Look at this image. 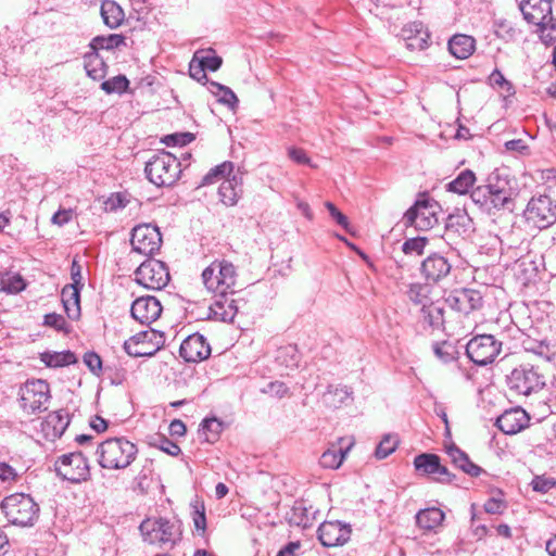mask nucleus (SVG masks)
<instances>
[{
	"label": "nucleus",
	"mask_w": 556,
	"mask_h": 556,
	"mask_svg": "<svg viewBox=\"0 0 556 556\" xmlns=\"http://www.w3.org/2000/svg\"><path fill=\"white\" fill-rule=\"evenodd\" d=\"M179 354L187 363H198L211 355V346L203 334L195 332L181 342Z\"/></svg>",
	"instance_id": "nucleus-18"
},
{
	"label": "nucleus",
	"mask_w": 556,
	"mask_h": 556,
	"mask_svg": "<svg viewBox=\"0 0 556 556\" xmlns=\"http://www.w3.org/2000/svg\"><path fill=\"white\" fill-rule=\"evenodd\" d=\"M201 52L198 51L195 52L193 59L191 60L190 62V65H189V74L190 76L198 80V81H201L202 79H206V74H205V68L203 67V65L199 62V54Z\"/></svg>",
	"instance_id": "nucleus-56"
},
{
	"label": "nucleus",
	"mask_w": 556,
	"mask_h": 556,
	"mask_svg": "<svg viewBox=\"0 0 556 556\" xmlns=\"http://www.w3.org/2000/svg\"><path fill=\"white\" fill-rule=\"evenodd\" d=\"M523 348L527 352H531L545 361H551L555 356V352L553 351L551 344L546 340H533L526 339L523 342Z\"/></svg>",
	"instance_id": "nucleus-40"
},
{
	"label": "nucleus",
	"mask_w": 556,
	"mask_h": 556,
	"mask_svg": "<svg viewBox=\"0 0 556 556\" xmlns=\"http://www.w3.org/2000/svg\"><path fill=\"white\" fill-rule=\"evenodd\" d=\"M476 40L468 35H454L448 41V50L457 59L465 60L475 51Z\"/></svg>",
	"instance_id": "nucleus-30"
},
{
	"label": "nucleus",
	"mask_w": 556,
	"mask_h": 556,
	"mask_svg": "<svg viewBox=\"0 0 556 556\" xmlns=\"http://www.w3.org/2000/svg\"><path fill=\"white\" fill-rule=\"evenodd\" d=\"M49 399V384L45 380H31L22 389L21 405L28 414H37L47 409Z\"/></svg>",
	"instance_id": "nucleus-12"
},
{
	"label": "nucleus",
	"mask_w": 556,
	"mask_h": 556,
	"mask_svg": "<svg viewBox=\"0 0 556 556\" xmlns=\"http://www.w3.org/2000/svg\"><path fill=\"white\" fill-rule=\"evenodd\" d=\"M100 14L103 23L111 29L119 27L125 20L124 10L114 0H103Z\"/></svg>",
	"instance_id": "nucleus-27"
},
{
	"label": "nucleus",
	"mask_w": 556,
	"mask_h": 556,
	"mask_svg": "<svg viewBox=\"0 0 556 556\" xmlns=\"http://www.w3.org/2000/svg\"><path fill=\"white\" fill-rule=\"evenodd\" d=\"M58 477L71 483H81L90 479V466L83 452L63 454L54 462Z\"/></svg>",
	"instance_id": "nucleus-6"
},
{
	"label": "nucleus",
	"mask_w": 556,
	"mask_h": 556,
	"mask_svg": "<svg viewBox=\"0 0 556 556\" xmlns=\"http://www.w3.org/2000/svg\"><path fill=\"white\" fill-rule=\"evenodd\" d=\"M62 303L68 318L75 320L80 316V289L75 286H65L62 289Z\"/></svg>",
	"instance_id": "nucleus-31"
},
{
	"label": "nucleus",
	"mask_w": 556,
	"mask_h": 556,
	"mask_svg": "<svg viewBox=\"0 0 556 556\" xmlns=\"http://www.w3.org/2000/svg\"><path fill=\"white\" fill-rule=\"evenodd\" d=\"M525 217L536 228L545 229L556 222V204L547 195L532 198L525 210Z\"/></svg>",
	"instance_id": "nucleus-11"
},
{
	"label": "nucleus",
	"mask_w": 556,
	"mask_h": 556,
	"mask_svg": "<svg viewBox=\"0 0 556 556\" xmlns=\"http://www.w3.org/2000/svg\"><path fill=\"white\" fill-rule=\"evenodd\" d=\"M156 338L161 339L162 334L153 330L139 332L125 341L124 350L128 355L135 357L152 356L160 349V346L157 345L156 348H151L149 342Z\"/></svg>",
	"instance_id": "nucleus-23"
},
{
	"label": "nucleus",
	"mask_w": 556,
	"mask_h": 556,
	"mask_svg": "<svg viewBox=\"0 0 556 556\" xmlns=\"http://www.w3.org/2000/svg\"><path fill=\"white\" fill-rule=\"evenodd\" d=\"M235 292L215 294L214 302L210 305L208 317L224 323H232L238 314L237 300L232 298Z\"/></svg>",
	"instance_id": "nucleus-21"
},
{
	"label": "nucleus",
	"mask_w": 556,
	"mask_h": 556,
	"mask_svg": "<svg viewBox=\"0 0 556 556\" xmlns=\"http://www.w3.org/2000/svg\"><path fill=\"white\" fill-rule=\"evenodd\" d=\"M241 178L233 175L231 178L225 179L219 188L218 195L220 201L227 206H233L237 204L241 193Z\"/></svg>",
	"instance_id": "nucleus-28"
},
{
	"label": "nucleus",
	"mask_w": 556,
	"mask_h": 556,
	"mask_svg": "<svg viewBox=\"0 0 556 556\" xmlns=\"http://www.w3.org/2000/svg\"><path fill=\"white\" fill-rule=\"evenodd\" d=\"M193 139H194V135L191 132H177V134H172V135L165 136L163 138L162 142H164L168 147H175V146L184 147V146L190 143L191 141H193Z\"/></svg>",
	"instance_id": "nucleus-50"
},
{
	"label": "nucleus",
	"mask_w": 556,
	"mask_h": 556,
	"mask_svg": "<svg viewBox=\"0 0 556 556\" xmlns=\"http://www.w3.org/2000/svg\"><path fill=\"white\" fill-rule=\"evenodd\" d=\"M84 67L87 75L93 80H102L108 72L106 63L96 50H91L84 55Z\"/></svg>",
	"instance_id": "nucleus-32"
},
{
	"label": "nucleus",
	"mask_w": 556,
	"mask_h": 556,
	"mask_svg": "<svg viewBox=\"0 0 556 556\" xmlns=\"http://www.w3.org/2000/svg\"><path fill=\"white\" fill-rule=\"evenodd\" d=\"M126 45V38L119 34H111L109 36H97L90 43L91 50L99 51L101 49L112 50Z\"/></svg>",
	"instance_id": "nucleus-41"
},
{
	"label": "nucleus",
	"mask_w": 556,
	"mask_h": 556,
	"mask_svg": "<svg viewBox=\"0 0 556 556\" xmlns=\"http://www.w3.org/2000/svg\"><path fill=\"white\" fill-rule=\"evenodd\" d=\"M437 203L430 199L417 200L403 216V224L406 227L413 226L417 230H428L437 223L435 216Z\"/></svg>",
	"instance_id": "nucleus-13"
},
{
	"label": "nucleus",
	"mask_w": 556,
	"mask_h": 556,
	"mask_svg": "<svg viewBox=\"0 0 556 556\" xmlns=\"http://www.w3.org/2000/svg\"><path fill=\"white\" fill-rule=\"evenodd\" d=\"M350 525L341 521H325L318 528V539L324 546L334 547L345 544L351 536Z\"/></svg>",
	"instance_id": "nucleus-19"
},
{
	"label": "nucleus",
	"mask_w": 556,
	"mask_h": 556,
	"mask_svg": "<svg viewBox=\"0 0 556 556\" xmlns=\"http://www.w3.org/2000/svg\"><path fill=\"white\" fill-rule=\"evenodd\" d=\"M352 390L346 386L330 384L323 395V402L328 407L338 408L342 404H345L346 401L352 397Z\"/></svg>",
	"instance_id": "nucleus-34"
},
{
	"label": "nucleus",
	"mask_w": 556,
	"mask_h": 556,
	"mask_svg": "<svg viewBox=\"0 0 556 556\" xmlns=\"http://www.w3.org/2000/svg\"><path fill=\"white\" fill-rule=\"evenodd\" d=\"M530 417L521 407L505 410L497 419L496 427L505 434H516L529 426Z\"/></svg>",
	"instance_id": "nucleus-22"
},
{
	"label": "nucleus",
	"mask_w": 556,
	"mask_h": 556,
	"mask_svg": "<svg viewBox=\"0 0 556 556\" xmlns=\"http://www.w3.org/2000/svg\"><path fill=\"white\" fill-rule=\"evenodd\" d=\"M130 313L140 324L149 325L161 316L162 305L155 296H141L134 301Z\"/></svg>",
	"instance_id": "nucleus-20"
},
{
	"label": "nucleus",
	"mask_w": 556,
	"mask_h": 556,
	"mask_svg": "<svg viewBox=\"0 0 556 556\" xmlns=\"http://www.w3.org/2000/svg\"><path fill=\"white\" fill-rule=\"evenodd\" d=\"M490 83L492 86H497L501 89L507 91L509 94L514 93V87L511 83L506 80L504 75L498 71L494 70L490 75Z\"/></svg>",
	"instance_id": "nucleus-57"
},
{
	"label": "nucleus",
	"mask_w": 556,
	"mask_h": 556,
	"mask_svg": "<svg viewBox=\"0 0 556 556\" xmlns=\"http://www.w3.org/2000/svg\"><path fill=\"white\" fill-rule=\"evenodd\" d=\"M128 87L129 80L125 75H117L111 79L102 81L101 84V89L108 94H122L127 91Z\"/></svg>",
	"instance_id": "nucleus-43"
},
{
	"label": "nucleus",
	"mask_w": 556,
	"mask_h": 556,
	"mask_svg": "<svg viewBox=\"0 0 556 556\" xmlns=\"http://www.w3.org/2000/svg\"><path fill=\"white\" fill-rule=\"evenodd\" d=\"M136 281L147 289L161 290L169 281V271L167 266L155 258H150L136 269Z\"/></svg>",
	"instance_id": "nucleus-10"
},
{
	"label": "nucleus",
	"mask_w": 556,
	"mask_h": 556,
	"mask_svg": "<svg viewBox=\"0 0 556 556\" xmlns=\"http://www.w3.org/2000/svg\"><path fill=\"white\" fill-rule=\"evenodd\" d=\"M415 469L422 476L432 477L433 480L441 483H450L455 475L441 464V459L437 454L422 453L414 459Z\"/></svg>",
	"instance_id": "nucleus-16"
},
{
	"label": "nucleus",
	"mask_w": 556,
	"mask_h": 556,
	"mask_svg": "<svg viewBox=\"0 0 556 556\" xmlns=\"http://www.w3.org/2000/svg\"><path fill=\"white\" fill-rule=\"evenodd\" d=\"M290 522L301 528H307L309 526V518L306 515V509L302 504L295 505L293 507L292 514L290 516Z\"/></svg>",
	"instance_id": "nucleus-55"
},
{
	"label": "nucleus",
	"mask_w": 556,
	"mask_h": 556,
	"mask_svg": "<svg viewBox=\"0 0 556 556\" xmlns=\"http://www.w3.org/2000/svg\"><path fill=\"white\" fill-rule=\"evenodd\" d=\"M536 26H538V33H539V36H540V39L542 40V42L549 46L556 41V36L554 35L555 30L551 29L549 24L548 25L536 24Z\"/></svg>",
	"instance_id": "nucleus-62"
},
{
	"label": "nucleus",
	"mask_w": 556,
	"mask_h": 556,
	"mask_svg": "<svg viewBox=\"0 0 556 556\" xmlns=\"http://www.w3.org/2000/svg\"><path fill=\"white\" fill-rule=\"evenodd\" d=\"M507 181L496 179L493 188V198L488 202L484 199L485 190H472L470 198L472 202L484 213L492 215L501 210H513V198Z\"/></svg>",
	"instance_id": "nucleus-7"
},
{
	"label": "nucleus",
	"mask_w": 556,
	"mask_h": 556,
	"mask_svg": "<svg viewBox=\"0 0 556 556\" xmlns=\"http://www.w3.org/2000/svg\"><path fill=\"white\" fill-rule=\"evenodd\" d=\"M127 200L122 193H112L111 197L105 201V208L108 211H116L125 207Z\"/></svg>",
	"instance_id": "nucleus-61"
},
{
	"label": "nucleus",
	"mask_w": 556,
	"mask_h": 556,
	"mask_svg": "<svg viewBox=\"0 0 556 556\" xmlns=\"http://www.w3.org/2000/svg\"><path fill=\"white\" fill-rule=\"evenodd\" d=\"M9 523L17 527H33L39 516V505L29 494L14 493L5 496L0 504Z\"/></svg>",
	"instance_id": "nucleus-3"
},
{
	"label": "nucleus",
	"mask_w": 556,
	"mask_h": 556,
	"mask_svg": "<svg viewBox=\"0 0 556 556\" xmlns=\"http://www.w3.org/2000/svg\"><path fill=\"white\" fill-rule=\"evenodd\" d=\"M445 302L452 309L468 315L482 307L483 298L478 290L463 288L454 290Z\"/></svg>",
	"instance_id": "nucleus-17"
},
{
	"label": "nucleus",
	"mask_w": 556,
	"mask_h": 556,
	"mask_svg": "<svg viewBox=\"0 0 556 556\" xmlns=\"http://www.w3.org/2000/svg\"><path fill=\"white\" fill-rule=\"evenodd\" d=\"M426 288L420 283H412L407 290L408 299L415 304H424L426 299L425 294Z\"/></svg>",
	"instance_id": "nucleus-59"
},
{
	"label": "nucleus",
	"mask_w": 556,
	"mask_h": 556,
	"mask_svg": "<svg viewBox=\"0 0 556 556\" xmlns=\"http://www.w3.org/2000/svg\"><path fill=\"white\" fill-rule=\"evenodd\" d=\"M424 318L425 321L432 328H440L443 323V308L439 306H430L428 308H424Z\"/></svg>",
	"instance_id": "nucleus-49"
},
{
	"label": "nucleus",
	"mask_w": 556,
	"mask_h": 556,
	"mask_svg": "<svg viewBox=\"0 0 556 556\" xmlns=\"http://www.w3.org/2000/svg\"><path fill=\"white\" fill-rule=\"evenodd\" d=\"M422 25L414 23L409 29H403L405 36L406 48L409 50H424L428 47L429 35L422 31Z\"/></svg>",
	"instance_id": "nucleus-33"
},
{
	"label": "nucleus",
	"mask_w": 556,
	"mask_h": 556,
	"mask_svg": "<svg viewBox=\"0 0 556 556\" xmlns=\"http://www.w3.org/2000/svg\"><path fill=\"white\" fill-rule=\"evenodd\" d=\"M471 225V218L466 213L451 214L446 220V227L448 229H455L456 231H467Z\"/></svg>",
	"instance_id": "nucleus-47"
},
{
	"label": "nucleus",
	"mask_w": 556,
	"mask_h": 556,
	"mask_svg": "<svg viewBox=\"0 0 556 556\" xmlns=\"http://www.w3.org/2000/svg\"><path fill=\"white\" fill-rule=\"evenodd\" d=\"M348 451L349 448L343 450L342 447L332 445L321 454L319 459L320 466L327 469L339 468L343 463Z\"/></svg>",
	"instance_id": "nucleus-36"
},
{
	"label": "nucleus",
	"mask_w": 556,
	"mask_h": 556,
	"mask_svg": "<svg viewBox=\"0 0 556 556\" xmlns=\"http://www.w3.org/2000/svg\"><path fill=\"white\" fill-rule=\"evenodd\" d=\"M233 170V163L225 161L215 167L211 168L202 178L201 186H207L225 179L230 176Z\"/></svg>",
	"instance_id": "nucleus-39"
},
{
	"label": "nucleus",
	"mask_w": 556,
	"mask_h": 556,
	"mask_svg": "<svg viewBox=\"0 0 556 556\" xmlns=\"http://www.w3.org/2000/svg\"><path fill=\"white\" fill-rule=\"evenodd\" d=\"M223 429L222 422L217 418H205L201 422L200 434L208 443L217 441L219 433Z\"/></svg>",
	"instance_id": "nucleus-42"
},
{
	"label": "nucleus",
	"mask_w": 556,
	"mask_h": 556,
	"mask_svg": "<svg viewBox=\"0 0 556 556\" xmlns=\"http://www.w3.org/2000/svg\"><path fill=\"white\" fill-rule=\"evenodd\" d=\"M502 349V342L492 334L473 337L466 345L467 356L477 365L485 366L492 363Z\"/></svg>",
	"instance_id": "nucleus-8"
},
{
	"label": "nucleus",
	"mask_w": 556,
	"mask_h": 556,
	"mask_svg": "<svg viewBox=\"0 0 556 556\" xmlns=\"http://www.w3.org/2000/svg\"><path fill=\"white\" fill-rule=\"evenodd\" d=\"M262 392L278 399H282L289 394V388L282 381H273L267 383L266 387L262 389Z\"/></svg>",
	"instance_id": "nucleus-54"
},
{
	"label": "nucleus",
	"mask_w": 556,
	"mask_h": 556,
	"mask_svg": "<svg viewBox=\"0 0 556 556\" xmlns=\"http://www.w3.org/2000/svg\"><path fill=\"white\" fill-rule=\"evenodd\" d=\"M130 243L132 250L142 255H152L161 248L162 236L156 226L138 225L132 229Z\"/></svg>",
	"instance_id": "nucleus-14"
},
{
	"label": "nucleus",
	"mask_w": 556,
	"mask_h": 556,
	"mask_svg": "<svg viewBox=\"0 0 556 556\" xmlns=\"http://www.w3.org/2000/svg\"><path fill=\"white\" fill-rule=\"evenodd\" d=\"M96 454L102 468L119 470L131 465L137 457L138 448L126 438H111L98 445Z\"/></svg>",
	"instance_id": "nucleus-2"
},
{
	"label": "nucleus",
	"mask_w": 556,
	"mask_h": 556,
	"mask_svg": "<svg viewBox=\"0 0 556 556\" xmlns=\"http://www.w3.org/2000/svg\"><path fill=\"white\" fill-rule=\"evenodd\" d=\"M139 530L144 542L165 552L172 551L182 541V522L175 516L147 518L140 523Z\"/></svg>",
	"instance_id": "nucleus-1"
},
{
	"label": "nucleus",
	"mask_w": 556,
	"mask_h": 556,
	"mask_svg": "<svg viewBox=\"0 0 556 556\" xmlns=\"http://www.w3.org/2000/svg\"><path fill=\"white\" fill-rule=\"evenodd\" d=\"M40 359L48 367H63L77 362L76 355L71 351L45 352Z\"/></svg>",
	"instance_id": "nucleus-35"
},
{
	"label": "nucleus",
	"mask_w": 556,
	"mask_h": 556,
	"mask_svg": "<svg viewBox=\"0 0 556 556\" xmlns=\"http://www.w3.org/2000/svg\"><path fill=\"white\" fill-rule=\"evenodd\" d=\"M476 181V175L470 169H465L447 185L448 191L466 194Z\"/></svg>",
	"instance_id": "nucleus-37"
},
{
	"label": "nucleus",
	"mask_w": 556,
	"mask_h": 556,
	"mask_svg": "<svg viewBox=\"0 0 556 556\" xmlns=\"http://www.w3.org/2000/svg\"><path fill=\"white\" fill-rule=\"evenodd\" d=\"M520 10L528 23L549 24L551 29L556 30V16L553 15L551 0H523Z\"/></svg>",
	"instance_id": "nucleus-15"
},
{
	"label": "nucleus",
	"mask_w": 556,
	"mask_h": 556,
	"mask_svg": "<svg viewBox=\"0 0 556 556\" xmlns=\"http://www.w3.org/2000/svg\"><path fill=\"white\" fill-rule=\"evenodd\" d=\"M208 90L217 98L218 102L233 110L238 104V98L235 92L227 86L211 81Z\"/></svg>",
	"instance_id": "nucleus-38"
},
{
	"label": "nucleus",
	"mask_w": 556,
	"mask_h": 556,
	"mask_svg": "<svg viewBox=\"0 0 556 556\" xmlns=\"http://www.w3.org/2000/svg\"><path fill=\"white\" fill-rule=\"evenodd\" d=\"M202 281L207 291L214 294L235 292L237 271L232 263L215 260L202 271Z\"/></svg>",
	"instance_id": "nucleus-5"
},
{
	"label": "nucleus",
	"mask_w": 556,
	"mask_h": 556,
	"mask_svg": "<svg viewBox=\"0 0 556 556\" xmlns=\"http://www.w3.org/2000/svg\"><path fill=\"white\" fill-rule=\"evenodd\" d=\"M531 486L533 491L544 494L556 486V479L546 476H535L531 481Z\"/></svg>",
	"instance_id": "nucleus-51"
},
{
	"label": "nucleus",
	"mask_w": 556,
	"mask_h": 556,
	"mask_svg": "<svg viewBox=\"0 0 556 556\" xmlns=\"http://www.w3.org/2000/svg\"><path fill=\"white\" fill-rule=\"evenodd\" d=\"M506 504L501 498L491 497L484 504V510L488 514H501L505 509Z\"/></svg>",
	"instance_id": "nucleus-63"
},
{
	"label": "nucleus",
	"mask_w": 556,
	"mask_h": 556,
	"mask_svg": "<svg viewBox=\"0 0 556 556\" xmlns=\"http://www.w3.org/2000/svg\"><path fill=\"white\" fill-rule=\"evenodd\" d=\"M43 325L63 332H68L70 327L65 318L56 313L46 314Z\"/></svg>",
	"instance_id": "nucleus-52"
},
{
	"label": "nucleus",
	"mask_w": 556,
	"mask_h": 556,
	"mask_svg": "<svg viewBox=\"0 0 556 556\" xmlns=\"http://www.w3.org/2000/svg\"><path fill=\"white\" fill-rule=\"evenodd\" d=\"M444 518L445 514L440 508L429 507L420 509L416 514V523L422 530L437 531V529L441 527Z\"/></svg>",
	"instance_id": "nucleus-29"
},
{
	"label": "nucleus",
	"mask_w": 556,
	"mask_h": 556,
	"mask_svg": "<svg viewBox=\"0 0 556 556\" xmlns=\"http://www.w3.org/2000/svg\"><path fill=\"white\" fill-rule=\"evenodd\" d=\"M192 520L194 525L195 531L203 535L206 530V517H205V507L203 502L195 501L192 504Z\"/></svg>",
	"instance_id": "nucleus-46"
},
{
	"label": "nucleus",
	"mask_w": 556,
	"mask_h": 556,
	"mask_svg": "<svg viewBox=\"0 0 556 556\" xmlns=\"http://www.w3.org/2000/svg\"><path fill=\"white\" fill-rule=\"evenodd\" d=\"M144 173L153 185L172 187L180 177V162L172 153L159 151L146 163Z\"/></svg>",
	"instance_id": "nucleus-4"
},
{
	"label": "nucleus",
	"mask_w": 556,
	"mask_h": 556,
	"mask_svg": "<svg viewBox=\"0 0 556 556\" xmlns=\"http://www.w3.org/2000/svg\"><path fill=\"white\" fill-rule=\"evenodd\" d=\"M84 363L91 372L99 375L101 371L102 359L96 352H87L84 355Z\"/></svg>",
	"instance_id": "nucleus-58"
},
{
	"label": "nucleus",
	"mask_w": 556,
	"mask_h": 556,
	"mask_svg": "<svg viewBox=\"0 0 556 556\" xmlns=\"http://www.w3.org/2000/svg\"><path fill=\"white\" fill-rule=\"evenodd\" d=\"M507 382L511 390L523 395H529L545 386L544 376L532 365H521L513 369L507 376Z\"/></svg>",
	"instance_id": "nucleus-9"
},
{
	"label": "nucleus",
	"mask_w": 556,
	"mask_h": 556,
	"mask_svg": "<svg viewBox=\"0 0 556 556\" xmlns=\"http://www.w3.org/2000/svg\"><path fill=\"white\" fill-rule=\"evenodd\" d=\"M71 422L70 414L66 409H59L50 413L43 424V430L47 435L61 438Z\"/></svg>",
	"instance_id": "nucleus-25"
},
{
	"label": "nucleus",
	"mask_w": 556,
	"mask_h": 556,
	"mask_svg": "<svg viewBox=\"0 0 556 556\" xmlns=\"http://www.w3.org/2000/svg\"><path fill=\"white\" fill-rule=\"evenodd\" d=\"M73 217L72 210H59L55 212L51 218L52 224L58 226H64L70 223Z\"/></svg>",
	"instance_id": "nucleus-64"
},
{
	"label": "nucleus",
	"mask_w": 556,
	"mask_h": 556,
	"mask_svg": "<svg viewBox=\"0 0 556 556\" xmlns=\"http://www.w3.org/2000/svg\"><path fill=\"white\" fill-rule=\"evenodd\" d=\"M399 444L396 435L386 434L376 447L375 456L378 459H383L392 454Z\"/></svg>",
	"instance_id": "nucleus-45"
},
{
	"label": "nucleus",
	"mask_w": 556,
	"mask_h": 556,
	"mask_svg": "<svg viewBox=\"0 0 556 556\" xmlns=\"http://www.w3.org/2000/svg\"><path fill=\"white\" fill-rule=\"evenodd\" d=\"M198 60L203 65L205 71L207 70L211 72L217 71L223 64V59L216 55L213 50H210L205 55H199Z\"/></svg>",
	"instance_id": "nucleus-53"
},
{
	"label": "nucleus",
	"mask_w": 556,
	"mask_h": 556,
	"mask_svg": "<svg viewBox=\"0 0 556 556\" xmlns=\"http://www.w3.org/2000/svg\"><path fill=\"white\" fill-rule=\"evenodd\" d=\"M446 454L450 456L452 463L457 468H459L470 477H478L483 471V469L480 466L473 464L469 459L468 455L464 451H462L454 444L446 447Z\"/></svg>",
	"instance_id": "nucleus-26"
},
{
	"label": "nucleus",
	"mask_w": 556,
	"mask_h": 556,
	"mask_svg": "<svg viewBox=\"0 0 556 556\" xmlns=\"http://www.w3.org/2000/svg\"><path fill=\"white\" fill-rule=\"evenodd\" d=\"M288 156L296 164L312 166L311 159L307 156L306 152L301 148H289Z\"/></svg>",
	"instance_id": "nucleus-60"
},
{
	"label": "nucleus",
	"mask_w": 556,
	"mask_h": 556,
	"mask_svg": "<svg viewBox=\"0 0 556 556\" xmlns=\"http://www.w3.org/2000/svg\"><path fill=\"white\" fill-rule=\"evenodd\" d=\"M434 355L443 363H450L455 359V346L447 342H437L433 344Z\"/></svg>",
	"instance_id": "nucleus-48"
},
{
	"label": "nucleus",
	"mask_w": 556,
	"mask_h": 556,
	"mask_svg": "<svg viewBox=\"0 0 556 556\" xmlns=\"http://www.w3.org/2000/svg\"><path fill=\"white\" fill-rule=\"evenodd\" d=\"M452 265L441 254L432 253L421 263V274L428 282H439L451 273Z\"/></svg>",
	"instance_id": "nucleus-24"
},
{
	"label": "nucleus",
	"mask_w": 556,
	"mask_h": 556,
	"mask_svg": "<svg viewBox=\"0 0 556 556\" xmlns=\"http://www.w3.org/2000/svg\"><path fill=\"white\" fill-rule=\"evenodd\" d=\"M427 243L428 239L426 237L407 239L402 244V252L407 256H420L424 254Z\"/></svg>",
	"instance_id": "nucleus-44"
}]
</instances>
